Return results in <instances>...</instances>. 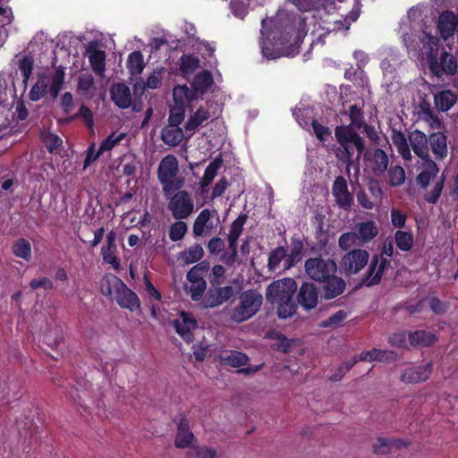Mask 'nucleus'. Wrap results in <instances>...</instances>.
<instances>
[{"label":"nucleus","instance_id":"de8ad7c7","mask_svg":"<svg viewBox=\"0 0 458 458\" xmlns=\"http://www.w3.org/2000/svg\"><path fill=\"white\" fill-rule=\"evenodd\" d=\"M180 62V68L185 74L192 73L199 67L200 64L199 57L193 55H182Z\"/></svg>","mask_w":458,"mask_h":458},{"label":"nucleus","instance_id":"5fc2aeb1","mask_svg":"<svg viewBox=\"0 0 458 458\" xmlns=\"http://www.w3.org/2000/svg\"><path fill=\"white\" fill-rule=\"evenodd\" d=\"M338 243L339 247L344 250H347L353 246L361 244L355 233H346L342 234L339 238Z\"/></svg>","mask_w":458,"mask_h":458},{"label":"nucleus","instance_id":"bf43d9fd","mask_svg":"<svg viewBox=\"0 0 458 458\" xmlns=\"http://www.w3.org/2000/svg\"><path fill=\"white\" fill-rule=\"evenodd\" d=\"M184 119V107L183 106H173L170 110L169 124L179 126Z\"/></svg>","mask_w":458,"mask_h":458},{"label":"nucleus","instance_id":"72a5a7b5","mask_svg":"<svg viewBox=\"0 0 458 458\" xmlns=\"http://www.w3.org/2000/svg\"><path fill=\"white\" fill-rule=\"evenodd\" d=\"M210 221V212L203 209L197 216L193 225V233L196 236H201L208 233L213 225Z\"/></svg>","mask_w":458,"mask_h":458},{"label":"nucleus","instance_id":"39448f33","mask_svg":"<svg viewBox=\"0 0 458 458\" xmlns=\"http://www.w3.org/2000/svg\"><path fill=\"white\" fill-rule=\"evenodd\" d=\"M263 297L256 291L243 292L239 304L232 310L231 318L235 322H243L253 317L261 307Z\"/></svg>","mask_w":458,"mask_h":458},{"label":"nucleus","instance_id":"052dcab7","mask_svg":"<svg viewBox=\"0 0 458 458\" xmlns=\"http://www.w3.org/2000/svg\"><path fill=\"white\" fill-rule=\"evenodd\" d=\"M19 69L23 77V81H27L31 75L33 70V60L30 56H24L19 64Z\"/></svg>","mask_w":458,"mask_h":458},{"label":"nucleus","instance_id":"cd10ccee","mask_svg":"<svg viewBox=\"0 0 458 458\" xmlns=\"http://www.w3.org/2000/svg\"><path fill=\"white\" fill-rule=\"evenodd\" d=\"M212 83L213 78L209 72L204 71L198 73L191 83V89L196 98L204 94Z\"/></svg>","mask_w":458,"mask_h":458},{"label":"nucleus","instance_id":"473e14b6","mask_svg":"<svg viewBox=\"0 0 458 458\" xmlns=\"http://www.w3.org/2000/svg\"><path fill=\"white\" fill-rule=\"evenodd\" d=\"M219 360L225 365L238 368L247 363L248 357L241 352L224 351L219 354Z\"/></svg>","mask_w":458,"mask_h":458},{"label":"nucleus","instance_id":"dca6fc26","mask_svg":"<svg viewBox=\"0 0 458 458\" xmlns=\"http://www.w3.org/2000/svg\"><path fill=\"white\" fill-rule=\"evenodd\" d=\"M333 195L337 204L343 208H349L352 203V198L348 191L346 180L343 176H338L332 189Z\"/></svg>","mask_w":458,"mask_h":458},{"label":"nucleus","instance_id":"2eb2a0df","mask_svg":"<svg viewBox=\"0 0 458 458\" xmlns=\"http://www.w3.org/2000/svg\"><path fill=\"white\" fill-rule=\"evenodd\" d=\"M212 105L200 106L194 114H192L185 124V133L191 137L195 131L211 117Z\"/></svg>","mask_w":458,"mask_h":458},{"label":"nucleus","instance_id":"09e8293b","mask_svg":"<svg viewBox=\"0 0 458 458\" xmlns=\"http://www.w3.org/2000/svg\"><path fill=\"white\" fill-rule=\"evenodd\" d=\"M125 133L123 132H120V133H116V132H112L106 139H105L99 148H100V152H106V151H110L111 149H113L116 145H118L124 138H125Z\"/></svg>","mask_w":458,"mask_h":458},{"label":"nucleus","instance_id":"58836bf2","mask_svg":"<svg viewBox=\"0 0 458 458\" xmlns=\"http://www.w3.org/2000/svg\"><path fill=\"white\" fill-rule=\"evenodd\" d=\"M245 218L240 216L237 219H235L231 225V228L229 230L227 238L229 242V248L232 250L233 253H235L236 251L237 241L242 233Z\"/></svg>","mask_w":458,"mask_h":458},{"label":"nucleus","instance_id":"c756f323","mask_svg":"<svg viewBox=\"0 0 458 458\" xmlns=\"http://www.w3.org/2000/svg\"><path fill=\"white\" fill-rule=\"evenodd\" d=\"M303 114H302V113L295 114V118H296L298 123L302 128L309 130L310 125H311L316 137L321 141L325 140V139L330 135L331 132H330L329 129L327 127L322 125L321 123H319L318 121L312 119L310 123L308 121L302 120L301 118V116Z\"/></svg>","mask_w":458,"mask_h":458},{"label":"nucleus","instance_id":"5701e85b","mask_svg":"<svg viewBox=\"0 0 458 458\" xmlns=\"http://www.w3.org/2000/svg\"><path fill=\"white\" fill-rule=\"evenodd\" d=\"M430 149L437 161L444 160L448 155L447 138L442 132L432 133L429 136Z\"/></svg>","mask_w":458,"mask_h":458},{"label":"nucleus","instance_id":"bb28decb","mask_svg":"<svg viewBox=\"0 0 458 458\" xmlns=\"http://www.w3.org/2000/svg\"><path fill=\"white\" fill-rule=\"evenodd\" d=\"M123 284L124 283L117 276L113 275L106 276L101 281L100 291L102 294L114 299Z\"/></svg>","mask_w":458,"mask_h":458},{"label":"nucleus","instance_id":"0eeeda50","mask_svg":"<svg viewBox=\"0 0 458 458\" xmlns=\"http://www.w3.org/2000/svg\"><path fill=\"white\" fill-rule=\"evenodd\" d=\"M178 172V161L173 155L165 156L160 162L157 169L158 180L163 186V191L167 195L174 189L173 180Z\"/></svg>","mask_w":458,"mask_h":458},{"label":"nucleus","instance_id":"f257e3e1","mask_svg":"<svg viewBox=\"0 0 458 458\" xmlns=\"http://www.w3.org/2000/svg\"><path fill=\"white\" fill-rule=\"evenodd\" d=\"M352 9L344 16V21L332 18L316 22L314 15H299L294 18L291 26L284 30L274 24L271 20L262 21L260 47L263 55L267 59H276L281 56H294L299 52V47L307 35L308 24H314L316 28L311 34L315 38L312 45L324 44V38L332 31L347 30L352 22L357 21L360 13V4L353 0Z\"/></svg>","mask_w":458,"mask_h":458},{"label":"nucleus","instance_id":"f8f14e48","mask_svg":"<svg viewBox=\"0 0 458 458\" xmlns=\"http://www.w3.org/2000/svg\"><path fill=\"white\" fill-rule=\"evenodd\" d=\"M87 55L93 72L100 77L105 76L106 72V53L98 47L97 44L91 42L87 47Z\"/></svg>","mask_w":458,"mask_h":458},{"label":"nucleus","instance_id":"a878e982","mask_svg":"<svg viewBox=\"0 0 458 458\" xmlns=\"http://www.w3.org/2000/svg\"><path fill=\"white\" fill-rule=\"evenodd\" d=\"M455 94L447 89L437 92L434 95V104L437 110L440 112H447L456 103Z\"/></svg>","mask_w":458,"mask_h":458},{"label":"nucleus","instance_id":"13d9d810","mask_svg":"<svg viewBox=\"0 0 458 458\" xmlns=\"http://www.w3.org/2000/svg\"><path fill=\"white\" fill-rule=\"evenodd\" d=\"M230 6L233 14L239 19H244L248 13L249 4L244 0H233L230 3Z\"/></svg>","mask_w":458,"mask_h":458},{"label":"nucleus","instance_id":"3c124183","mask_svg":"<svg viewBox=\"0 0 458 458\" xmlns=\"http://www.w3.org/2000/svg\"><path fill=\"white\" fill-rule=\"evenodd\" d=\"M445 176L442 174L440 179L436 182L433 188L426 194L425 199L427 202L434 204L436 203L443 191Z\"/></svg>","mask_w":458,"mask_h":458},{"label":"nucleus","instance_id":"7c9ffc66","mask_svg":"<svg viewBox=\"0 0 458 458\" xmlns=\"http://www.w3.org/2000/svg\"><path fill=\"white\" fill-rule=\"evenodd\" d=\"M161 138L165 144L177 146L182 141L184 132L179 126L168 124L163 129Z\"/></svg>","mask_w":458,"mask_h":458},{"label":"nucleus","instance_id":"4be33fe9","mask_svg":"<svg viewBox=\"0 0 458 458\" xmlns=\"http://www.w3.org/2000/svg\"><path fill=\"white\" fill-rule=\"evenodd\" d=\"M113 300H115L120 307L128 309L131 311L138 310L140 306L137 294L130 290L125 284L123 288L118 291Z\"/></svg>","mask_w":458,"mask_h":458},{"label":"nucleus","instance_id":"a18cd8bd","mask_svg":"<svg viewBox=\"0 0 458 458\" xmlns=\"http://www.w3.org/2000/svg\"><path fill=\"white\" fill-rule=\"evenodd\" d=\"M49 91L48 81L46 76H41L30 91V98L33 101L39 100Z\"/></svg>","mask_w":458,"mask_h":458},{"label":"nucleus","instance_id":"e2e57ef3","mask_svg":"<svg viewBox=\"0 0 458 458\" xmlns=\"http://www.w3.org/2000/svg\"><path fill=\"white\" fill-rule=\"evenodd\" d=\"M116 249L102 248V256L106 263L110 264L113 267H120V260L115 255Z\"/></svg>","mask_w":458,"mask_h":458},{"label":"nucleus","instance_id":"0e129e2a","mask_svg":"<svg viewBox=\"0 0 458 458\" xmlns=\"http://www.w3.org/2000/svg\"><path fill=\"white\" fill-rule=\"evenodd\" d=\"M94 79L89 73H82L78 78V89L83 92H88L93 86Z\"/></svg>","mask_w":458,"mask_h":458},{"label":"nucleus","instance_id":"6ab92c4d","mask_svg":"<svg viewBox=\"0 0 458 458\" xmlns=\"http://www.w3.org/2000/svg\"><path fill=\"white\" fill-rule=\"evenodd\" d=\"M298 302L305 310L314 309L318 304V292L314 284L304 283L298 293Z\"/></svg>","mask_w":458,"mask_h":458},{"label":"nucleus","instance_id":"864d4df0","mask_svg":"<svg viewBox=\"0 0 458 458\" xmlns=\"http://www.w3.org/2000/svg\"><path fill=\"white\" fill-rule=\"evenodd\" d=\"M187 231L186 223L182 221H177L174 223L169 229V238L173 242L180 241L183 238Z\"/></svg>","mask_w":458,"mask_h":458},{"label":"nucleus","instance_id":"f704fd0d","mask_svg":"<svg viewBox=\"0 0 458 458\" xmlns=\"http://www.w3.org/2000/svg\"><path fill=\"white\" fill-rule=\"evenodd\" d=\"M392 141L402 157L406 161H410L411 159V153L405 135L401 131H393Z\"/></svg>","mask_w":458,"mask_h":458},{"label":"nucleus","instance_id":"a211bd4d","mask_svg":"<svg viewBox=\"0 0 458 458\" xmlns=\"http://www.w3.org/2000/svg\"><path fill=\"white\" fill-rule=\"evenodd\" d=\"M410 146L413 152L421 159L429 157L428 142L429 139L420 131H413L409 135Z\"/></svg>","mask_w":458,"mask_h":458},{"label":"nucleus","instance_id":"49530a36","mask_svg":"<svg viewBox=\"0 0 458 458\" xmlns=\"http://www.w3.org/2000/svg\"><path fill=\"white\" fill-rule=\"evenodd\" d=\"M394 240L397 247L403 251L410 250L414 242L412 233L401 230L395 232Z\"/></svg>","mask_w":458,"mask_h":458},{"label":"nucleus","instance_id":"680f3d73","mask_svg":"<svg viewBox=\"0 0 458 458\" xmlns=\"http://www.w3.org/2000/svg\"><path fill=\"white\" fill-rule=\"evenodd\" d=\"M44 142L48 150L54 152L61 147L63 140L57 135L47 132L44 134Z\"/></svg>","mask_w":458,"mask_h":458},{"label":"nucleus","instance_id":"774afa93","mask_svg":"<svg viewBox=\"0 0 458 458\" xmlns=\"http://www.w3.org/2000/svg\"><path fill=\"white\" fill-rule=\"evenodd\" d=\"M346 314L344 311H337L333 316H331L328 319L325 320L322 323V327H338L344 320Z\"/></svg>","mask_w":458,"mask_h":458},{"label":"nucleus","instance_id":"9b49d317","mask_svg":"<svg viewBox=\"0 0 458 458\" xmlns=\"http://www.w3.org/2000/svg\"><path fill=\"white\" fill-rule=\"evenodd\" d=\"M174 326L176 332L186 342L193 340V331L197 328V321L191 314L182 311L180 317L174 320Z\"/></svg>","mask_w":458,"mask_h":458},{"label":"nucleus","instance_id":"37998d69","mask_svg":"<svg viewBox=\"0 0 458 458\" xmlns=\"http://www.w3.org/2000/svg\"><path fill=\"white\" fill-rule=\"evenodd\" d=\"M222 165V160L216 159L212 161L206 168L204 175L200 181V186L202 192L210 185L215 177L217 175V172Z\"/></svg>","mask_w":458,"mask_h":458},{"label":"nucleus","instance_id":"6e6552de","mask_svg":"<svg viewBox=\"0 0 458 458\" xmlns=\"http://www.w3.org/2000/svg\"><path fill=\"white\" fill-rule=\"evenodd\" d=\"M168 209L175 219H184L193 212L194 203L187 191H179L170 199Z\"/></svg>","mask_w":458,"mask_h":458},{"label":"nucleus","instance_id":"2f4dec72","mask_svg":"<svg viewBox=\"0 0 458 458\" xmlns=\"http://www.w3.org/2000/svg\"><path fill=\"white\" fill-rule=\"evenodd\" d=\"M377 227L373 221L360 223L356 225V235L360 243L368 242L377 236Z\"/></svg>","mask_w":458,"mask_h":458},{"label":"nucleus","instance_id":"b1692460","mask_svg":"<svg viewBox=\"0 0 458 458\" xmlns=\"http://www.w3.org/2000/svg\"><path fill=\"white\" fill-rule=\"evenodd\" d=\"M323 283V292L326 299H333L340 295L345 289V282L333 274L329 276L326 280L321 281Z\"/></svg>","mask_w":458,"mask_h":458},{"label":"nucleus","instance_id":"c85d7f7f","mask_svg":"<svg viewBox=\"0 0 458 458\" xmlns=\"http://www.w3.org/2000/svg\"><path fill=\"white\" fill-rule=\"evenodd\" d=\"M194 435L189 429V425L183 418L178 423V432L175 438V445L179 448H185L193 442Z\"/></svg>","mask_w":458,"mask_h":458},{"label":"nucleus","instance_id":"6e6d98bb","mask_svg":"<svg viewBox=\"0 0 458 458\" xmlns=\"http://www.w3.org/2000/svg\"><path fill=\"white\" fill-rule=\"evenodd\" d=\"M286 258V250L283 247L276 248L274 250L268 259V267L270 270H276L280 262Z\"/></svg>","mask_w":458,"mask_h":458},{"label":"nucleus","instance_id":"393cba45","mask_svg":"<svg viewBox=\"0 0 458 458\" xmlns=\"http://www.w3.org/2000/svg\"><path fill=\"white\" fill-rule=\"evenodd\" d=\"M366 158L376 174H382L388 166V157L382 149L366 154Z\"/></svg>","mask_w":458,"mask_h":458},{"label":"nucleus","instance_id":"423d86ee","mask_svg":"<svg viewBox=\"0 0 458 458\" xmlns=\"http://www.w3.org/2000/svg\"><path fill=\"white\" fill-rule=\"evenodd\" d=\"M305 269L311 279L321 282L335 274L336 264L332 259L310 258L305 262Z\"/></svg>","mask_w":458,"mask_h":458},{"label":"nucleus","instance_id":"69168bd1","mask_svg":"<svg viewBox=\"0 0 458 458\" xmlns=\"http://www.w3.org/2000/svg\"><path fill=\"white\" fill-rule=\"evenodd\" d=\"M162 81V70L154 71L147 79L146 84L142 85V88L147 87L151 89H157L161 85Z\"/></svg>","mask_w":458,"mask_h":458},{"label":"nucleus","instance_id":"4468645a","mask_svg":"<svg viewBox=\"0 0 458 458\" xmlns=\"http://www.w3.org/2000/svg\"><path fill=\"white\" fill-rule=\"evenodd\" d=\"M233 295V288L230 286L209 290L202 299L205 308H214L229 300Z\"/></svg>","mask_w":458,"mask_h":458},{"label":"nucleus","instance_id":"4d7b16f0","mask_svg":"<svg viewBox=\"0 0 458 458\" xmlns=\"http://www.w3.org/2000/svg\"><path fill=\"white\" fill-rule=\"evenodd\" d=\"M405 181V172L402 166L395 165L389 170V182L392 186H400Z\"/></svg>","mask_w":458,"mask_h":458},{"label":"nucleus","instance_id":"9d476101","mask_svg":"<svg viewBox=\"0 0 458 458\" xmlns=\"http://www.w3.org/2000/svg\"><path fill=\"white\" fill-rule=\"evenodd\" d=\"M389 266L390 260L386 258L374 255L369 264L367 273L364 276V284L368 286L379 284L386 269L389 267Z\"/></svg>","mask_w":458,"mask_h":458},{"label":"nucleus","instance_id":"ddd939ff","mask_svg":"<svg viewBox=\"0 0 458 458\" xmlns=\"http://www.w3.org/2000/svg\"><path fill=\"white\" fill-rule=\"evenodd\" d=\"M437 28L444 39H447L454 32H458V13L455 14L450 11L441 13L438 18Z\"/></svg>","mask_w":458,"mask_h":458},{"label":"nucleus","instance_id":"7ed1b4c3","mask_svg":"<svg viewBox=\"0 0 458 458\" xmlns=\"http://www.w3.org/2000/svg\"><path fill=\"white\" fill-rule=\"evenodd\" d=\"M351 123L347 126H337L335 128V138L340 144V148L336 151L337 157L345 162L350 163L354 151L358 155L361 153L364 148L363 140L359 136L353 127H360L362 112L357 106H352L349 110Z\"/></svg>","mask_w":458,"mask_h":458},{"label":"nucleus","instance_id":"603ef678","mask_svg":"<svg viewBox=\"0 0 458 458\" xmlns=\"http://www.w3.org/2000/svg\"><path fill=\"white\" fill-rule=\"evenodd\" d=\"M187 286L189 293L193 301H199L201 299L206 288L207 283L205 280H198L192 283H189Z\"/></svg>","mask_w":458,"mask_h":458},{"label":"nucleus","instance_id":"1a4fd4ad","mask_svg":"<svg viewBox=\"0 0 458 458\" xmlns=\"http://www.w3.org/2000/svg\"><path fill=\"white\" fill-rule=\"evenodd\" d=\"M369 259V254L365 250H351L343 257L342 268L346 275H356L368 264Z\"/></svg>","mask_w":458,"mask_h":458},{"label":"nucleus","instance_id":"20e7f679","mask_svg":"<svg viewBox=\"0 0 458 458\" xmlns=\"http://www.w3.org/2000/svg\"><path fill=\"white\" fill-rule=\"evenodd\" d=\"M297 290V284L292 278L275 281L267 289V299L278 305V316L282 318L292 317L296 310L293 296Z\"/></svg>","mask_w":458,"mask_h":458},{"label":"nucleus","instance_id":"412c9836","mask_svg":"<svg viewBox=\"0 0 458 458\" xmlns=\"http://www.w3.org/2000/svg\"><path fill=\"white\" fill-rule=\"evenodd\" d=\"M113 102L120 108L126 109L131 104L130 88L123 83L114 84L110 90Z\"/></svg>","mask_w":458,"mask_h":458},{"label":"nucleus","instance_id":"c9c22d12","mask_svg":"<svg viewBox=\"0 0 458 458\" xmlns=\"http://www.w3.org/2000/svg\"><path fill=\"white\" fill-rule=\"evenodd\" d=\"M127 68L131 76H139L145 68L143 55L140 51H133L128 55Z\"/></svg>","mask_w":458,"mask_h":458},{"label":"nucleus","instance_id":"aec40b11","mask_svg":"<svg viewBox=\"0 0 458 458\" xmlns=\"http://www.w3.org/2000/svg\"><path fill=\"white\" fill-rule=\"evenodd\" d=\"M431 374V364L411 367L404 370L402 375V381L404 383H419L425 381Z\"/></svg>","mask_w":458,"mask_h":458},{"label":"nucleus","instance_id":"e433bc0d","mask_svg":"<svg viewBox=\"0 0 458 458\" xmlns=\"http://www.w3.org/2000/svg\"><path fill=\"white\" fill-rule=\"evenodd\" d=\"M173 96L175 105L183 107L189 101L197 99L192 89H189L186 85L174 87Z\"/></svg>","mask_w":458,"mask_h":458},{"label":"nucleus","instance_id":"f03ea898","mask_svg":"<svg viewBox=\"0 0 458 458\" xmlns=\"http://www.w3.org/2000/svg\"><path fill=\"white\" fill-rule=\"evenodd\" d=\"M426 11L424 4H418L408 11L407 15L400 21V38L407 50L414 52L421 61H425L436 76L453 75L457 71L456 60L447 52H443L437 59L439 39L428 30Z\"/></svg>","mask_w":458,"mask_h":458},{"label":"nucleus","instance_id":"a19ab883","mask_svg":"<svg viewBox=\"0 0 458 458\" xmlns=\"http://www.w3.org/2000/svg\"><path fill=\"white\" fill-rule=\"evenodd\" d=\"M436 335L425 330H418L409 334V341L411 345H429L436 341Z\"/></svg>","mask_w":458,"mask_h":458},{"label":"nucleus","instance_id":"ea45409f","mask_svg":"<svg viewBox=\"0 0 458 458\" xmlns=\"http://www.w3.org/2000/svg\"><path fill=\"white\" fill-rule=\"evenodd\" d=\"M13 254L25 261H30L31 259V245L30 242L24 239L20 238L16 240L12 247Z\"/></svg>","mask_w":458,"mask_h":458},{"label":"nucleus","instance_id":"4c0bfd02","mask_svg":"<svg viewBox=\"0 0 458 458\" xmlns=\"http://www.w3.org/2000/svg\"><path fill=\"white\" fill-rule=\"evenodd\" d=\"M396 355L390 351H382L378 349H373L371 351L363 352L360 354V360H380V361H390L395 359Z\"/></svg>","mask_w":458,"mask_h":458},{"label":"nucleus","instance_id":"8fccbe9b","mask_svg":"<svg viewBox=\"0 0 458 458\" xmlns=\"http://www.w3.org/2000/svg\"><path fill=\"white\" fill-rule=\"evenodd\" d=\"M216 451L207 446H191L188 451V458H215Z\"/></svg>","mask_w":458,"mask_h":458},{"label":"nucleus","instance_id":"c03bdc74","mask_svg":"<svg viewBox=\"0 0 458 458\" xmlns=\"http://www.w3.org/2000/svg\"><path fill=\"white\" fill-rule=\"evenodd\" d=\"M204 250L201 245L195 244L180 254V259L185 264H192L202 259Z\"/></svg>","mask_w":458,"mask_h":458},{"label":"nucleus","instance_id":"f3484780","mask_svg":"<svg viewBox=\"0 0 458 458\" xmlns=\"http://www.w3.org/2000/svg\"><path fill=\"white\" fill-rule=\"evenodd\" d=\"M423 160L424 162L421 165V171L417 175L416 180L422 189H426L429 185L430 182L438 174L439 167L437 163L429 157Z\"/></svg>","mask_w":458,"mask_h":458},{"label":"nucleus","instance_id":"338daca9","mask_svg":"<svg viewBox=\"0 0 458 458\" xmlns=\"http://www.w3.org/2000/svg\"><path fill=\"white\" fill-rule=\"evenodd\" d=\"M406 215L399 209L393 208L391 210V223L393 226L402 228L406 223Z\"/></svg>","mask_w":458,"mask_h":458},{"label":"nucleus","instance_id":"79ce46f5","mask_svg":"<svg viewBox=\"0 0 458 458\" xmlns=\"http://www.w3.org/2000/svg\"><path fill=\"white\" fill-rule=\"evenodd\" d=\"M43 76H46L48 81V87H49V93L53 98H55L64 83V72L57 69L51 74H44Z\"/></svg>","mask_w":458,"mask_h":458}]
</instances>
